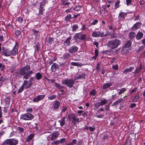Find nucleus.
<instances>
[{
  "mask_svg": "<svg viewBox=\"0 0 145 145\" xmlns=\"http://www.w3.org/2000/svg\"><path fill=\"white\" fill-rule=\"evenodd\" d=\"M131 142L130 140H127L126 142L125 145H131Z\"/></svg>",
  "mask_w": 145,
  "mask_h": 145,
  "instance_id": "obj_61",
  "label": "nucleus"
},
{
  "mask_svg": "<svg viewBox=\"0 0 145 145\" xmlns=\"http://www.w3.org/2000/svg\"><path fill=\"white\" fill-rule=\"evenodd\" d=\"M108 101L107 100L104 99L101 100L100 102H99L101 106L107 103Z\"/></svg>",
  "mask_w": 145,
  "mask_h": 145,
  "instance_id": "obj_35",
  "label": "nucleus"
},
{
  "mask_svg": "<svg viewBox=\"0 0 145 145\" xmlns=\"http://www.w3.org/2000/svg\"><path fill=\"white\" fill-rule=\"evenodd\" d=\"M26 73V72H25L23 69H22L17 72L16 75L17 76L20 77L24 75H25Z\"/></svg>",
  "mask_w": 145,
  "mask_h": 145,
  "instance_id": "obj_10",
  "label": "nucleus"
},
{
  "mask_svg": "<svg viewBox=\"0 0 145 145\" xmlns=\"http://www.w3.org/2000/svg\"><path fill=\"white\" fill-rule=\"evenodd\" d=\"M46 0H43L40 4V7H43L45 5L46 3Z\"/></svg>",
  "mask_w": 145,
  "mask_h": 145,
  "instance_id": "obj_49",
  "label": "nucleus"
},
{
  "mask_svg": "<svg viewBox=\"0 0 145 145\" xmlns=\"http://www.w3.org/2000/svg\"><path fill=\"white\" fill-rule=\"evenodd\" d=\"M131 43L132 42L131 40H129L125 45L124 47L128 48L131 46Z\"/></svg>",
  "mask_w": 145,
  "mask_h": 145,
  "instance_id": "obj_28",
  "label": "nucleus"
},
{
  "mask_svg": "<svg viewBox=\"0 0 145 145\" xmlns=\"http://www.w3.org/2000/svg\"><path fill=\"white\" fill-rule=\"evenodd\" d=\"M74 80L73 79H67L62 81V84L66 85L68 87L71 88L74 84Z\"/></svg>",
  "mask_w": 145,
  "mask_h": 145,
  "instance_id": "obj_2",
  "label": "nucleus"
},
{
  "mask_svg": "<svg viewBox=\"0 0 145 145\" xmlns=\"http://www.w3.org/2000/svg\"><path fill=\"white\" fill-rule=\"evenodd\" d=\"M33 102H36L37 101H39L38 97H37V96L35 97L34 99H33Z\"/></svg>",
  "mask_w": 145,
  "mask_h": 145,
  "instance_id": "obj_52",
  "label": "nucleus"
},
{
  "mask_svg": "<svg viewBox=\"0 0 145 145\" xmlns=\"http://www.w3.org/2000/svg\"><path fill=\"white\" fill-rule=\"evenodd\" d=\"M81 7L80 6H76L74 8V9L75 10L78 11L80 10V9Z\"/></svg>",
  "mask_w": 145,
  "mask_h": 145,
  "instance_id": "obj_50",
  "label": "nucleus"
},
{
  "mask_svg": "<svg viewBox=\"0 0 145 145\" xmlns=\"http://www.w3.org/2000/svg\"><path fill=\"white\" fill-rule=\"evenodd\" d=\"M109 34H104L103 32H101L99 31H95L93 33L92 36L93 37H103Z\"/></svg>",
  "mask_w": 145,
  "mask_h": 145,
  "instance_id": "obj_5",
  "label": "nucleus"
},
{
  "mask_svg": "<svg viewBox=\"0 0 145 145\" xmlns=\"http://www.w3.org/2000/svg\"><path fill=\"white\" fill-rule=\"evenodd\" d=\"M55 85L56 87L59 89H60L63 88V86H61L60 84L57 83H55Z\"/></svg>",
  "mask_w": 145,
  "mask_h": 145,
  "instance_id": "obj_40",
  "label": "nucleus"
},
{
  "mask_svg": "<svg viewBox=\"0 0 145 145\" xmlns=\"http://www.w3.org/2000/svg\"><path fill=\"white\" fill-rule=\"evenodd\" d=\"M65 139L64 138H62L60 140L59 143L60 142L61 143H63L65 141Z\"/></svg>",
  "mask_w": 145,
  "mask_h": 145,
  "instance_id": "obj_64",
  "label": "nucleus"
},
{
  "mask_svg": "<svg viewBox=\"0 0 145 145\" xmlns=\"http://www.w3.org/2000/svg\"><path fill=\"white\" fill-rule=\"evenodd\" d=\"M71 64L73 66H81L83 65V64L79 62H72Z\"/></svg>",
  "mask_w": 145,
  "mask_h": 145,
  "instance_id": "obj_24",
  "label": "nucleus"
},
{
  "mask_svg": "<svg viewBox=\"0 0 145 145\" xmlns=\"http://www.w3.org/2000/svg\"><path fill=\"white\" fill-rule=\"evenodd\" d=\"M78 28V26L77 24H75L72 26V31H75Z\"/></svg>",
  "mask_w": 145,
  "mask_h": 145,
  "instance_id": "obj_34",
  "label": "nucleus"
},
{
  "mask_svg": "<svg viewBox=\"0 0 145 145\" xmlns=\"http://www.w3.org/2000/svg\"><path fill=\"white\" fill-rule=\"evenodd\" d=\"M123 101V99L121 98L119 99L118 101H116L114 102L112 105V106H116L118 105L119 103H121Z\"/></svg>",
  "mask_w": 145,
  "mask_h": 145,
  "instance_id": "obj_22",
  "label": "nucleus"
},
{
  "mask_svg": "<svg viewBox=\"0 0 145 145\" xmlns=\"http://www.w3.org/2000/svg\"><path fill=\"white\" fill-rule=\"evenodd\" d=\"M71 39V37L70 36L67 38L66 40L64 42L65 45L67 46H68L70 45V40Z\"/></svg>",
  "mask_w": 145,
  "mask_h": 145,
  "instance_id": "obj_20",
  "label": "nucleus"
},
{
  "mask_svg": "<svg viewBox=\"0 0 145 145\" xmlns=\"http://www.w3.org/2000/svg\"><path fill=\"white\" fill-rule=\"evenodd\" d=\"M126 91V90L125 89V88H122L120 89V91L119 92L118 94L119 95H120L122 93H123L124 92Z\"/></svg>",
  "mask_w": 145,
  "mask_h": 145,
  "instance_id": "obj_46",
  "label": "nucleus"
},
{
  "mask_svg": "<svg viewBox=\"0 0 145 145\" xmlns=\"http://www.w3.org/2000/svg\"><path fill=\"white\" fill-rule=\"evenodd\" d=\"M89 130L90 131H93L95 129V127H92L91 126L89 127Z\"/></svg>",
  "mask_w": 145,
  "mask_h": 145,
  "instance_id": "obj_62",
  "label": "nucleus"
},
{
  "mask_svg": "<svg viewBox=\"0 0 145 145\" xmlns=\"http://www.w3.org/2000/svg\"><path fill=\"white\" fill-rule=\"evenodd\" d=\"M66 118L65 117H63L61 118L60 121H59L60 123V125L61 126H63L65 124V120Z\"/></svg>",
  "mask_w": 145,
  "mask_h": 145,
  "instance_id": "obj_23",
  "label": "nucleus"
},
{
  "mask_svg": "<svg viewBox=\"0 0 145 145\" xmlns=\"http://www.w3.org/2000/svg\"><path fill=\"white\" fill-rule=\"evenodd\" d=\"M10 97H6L5 99V101L6 104H9L10 103Z\"/></svg>",
  "mask_w": 145,
  "mask_h": 145,
  "instance_id": "obj_47",
  "label": "nucleus"
},
{
  "mask_svg": "<svg viewBox=\"0 0 145 145\" xmlns=\"http://www.w3.org/2000/svg\"><path fill=\"white\" fill-rule=\"evenodd\" d=\"M33 73L32 71L26 72V74L24 76L23 78L25 79H27L31 76V74Z\"/></svg>",
  "mask_w": 145,
  "mask_h": 145,
  "instance_id": "obj_12",
  "label": "nucleus"
},
{
  "mask_svg": "<svg viewBox=\"0 0 145 145\" xmlns=\"http://www.w3.org/2000/svg\"><path fill=\"white\" fill-rule=\"evenodd\" d=\"M82 35V33H79L76 34L74 37V39L75 40H77L78 39H80V37Z\"/></svg>",
  "mask_w": 145,
  "mask_h": 145,
  "instance_id": "obj_21",
  "label": "nucleus"
},
{
  "mask_svg": "<svg viewBox=\"0 0 145 145\" xmlns=\"http://www.w3.org/2000/svg\"><path fill=\"white\" fill-rule=\"evenodd\" d=\"M128 50L129 49L128 48L126 47L125 48L123 46L121 52L122 54H125L126 53L128 52Z\"/></svg>",
  "mask_w": 145,
  "mask_h": 145,
  "instance_id": "obj_32",
  "label": "nucleus"
},
{
  "mask_svg": "<svg viewBox=\"0 0 145 145\" xmlns=\"http://www.w3.org/2000/svg\"><path fill=\"white\" fill-rule=\"evenodd\" d=\"M24 86V88L25 89H27L31 87L32 84L31 83H28V81L27 80H25L24 82V83L22 85Z\"/></svg>",
  "mask_w": 145,
  "mask_h": 145,
  "instance_id": "obj_9",
  "label": "nucleus"
},
{
  "mask_svg": "<svg viewBox=\"0 0 145 145\" xmlns=\"http://www.w3.org/2000/svg\"><path fill=\"white\" fill-rule=\"evenodd\" d=\"M15 35L17 37L21 36V31H20L17 30L15 31Z\"/></svg>",
  "mask_w": 145,
  "mask_h": 145,
  "instance_id": "obj_39",
  "label": "nucleus"
},
{
  "mask_svg": "<svg viewBox=\"0 0 145 145\" xmlns=\"http://www.w3.org/2000/svg\"><path fill=\"white\" fill-rule=\"evenodd\" d=\"M71 18V15L70 14H68L65 18V20L66 21H68Z\"/></svg>",
  "mask_w": 145,
  "mask_h": 145,
  "instance_id": "obj_36",
  "label": "nucleus"
},
{
  "mask_svg": "<svg viewBox=\"0 0 145 145\" xmlns=\"http://www.w3.org/2000/svg\"><path fill=\"white\" fill-rule=\"evenodd\" d=\"M56 97V96L55 95H53L52 96L48 97V99L50 100L54 99Z\"/></svg>",
  "mask_w": 145,
  "mask_h": 145,
  "instance_id": "obj_51",
  "label": "nucleus"
},
{
  "mask_svg": "<svg viewBox=\"0 0 145 145\" xmlns=\"http://www.w3.org/2000/svg\"><path fill=\"white\" fill-rule=\"evenodd\" d=\"M95 93H96L95 91L94 90H93L91 91L89 93H90V94L91 95H95Z\"/></svg>",
  "mask_w": 145,
  "mask_h": 145,
  "instance_id": "obj_55",
  "label": "nucleus"
},
{
  "mask_svg": "<svg viewBox=\"0 0 145 145\" xmlns=\"http://www.w3.org/2000/svg\"><path fill=\"white\" fill-rule=\"evenodd\" d=\"M32 31L33 32V34L34 35L36 36L37 35V34L39 33V31H37L35 29H33L32 30Z\"/></svg>",
  "mask_w": 145,
  "mask_h": 145,
  "instance_id": "obj_54",
  "label": "nucleus"
},
{
  "mask_svg": "<svg viewBox=\"0 0 145 145\" xmlns=\"http://www.w3.org/2000/svg\"><path fill=\"white\" fill-rule=\"evenodd\" d=\"M44 10L43 8V7H40L39 13L40 14H43V12Z\"/></svg>",
  "mask_w": 145,
  "mask_h": 145,
  "instance_id": "obj_37",
  "label": "nucleus"
},
{
  "mask_svg": "<svg viewBox=\"0 0 145 145\" xmlns=\"http://www.w3.org/2000/svg\"><path fill=\"white\" fill-rule=\"evenodd\" d=\"M26 112L27 113H32L33 112V109L31 108H27L26 110Z\"/></svg>",
  "mask_w": 145,
  "mask_h": 145,
  "instance_id": "obj_43",
  "label": "nucleus"
},
{
  "mask_svg": "<svg viewBox=\"0 0 145 145\" xmlns=\"http://www.w3.org/2000/svg\"><path fill=\"white\" fill-rule=\"evenodd\" d=\"M127 13H125L124 12H121L120 13L119 15V17L120 18V19H122L123 17L126 15Z\"/></svg>",
  "mask_w": 145,
  "mask_h": 145,
  "instance_id": "obj_27",
  "label": "nucleus"
},
{
  "mask_svg": "<svg viewBox=\"0 0 145 145\" xmlns=\"http://www.w3.org/2000/svg\"><path fill=\"white\" fill-rule=\"evenodd\" d=\"M68 118L69 119H71V121L72 123L73 124V125H75L76 124V117L75 116H72L71 115H69L68 116Z\"/></svg>",
  "mask_w": 145,
  "mask_h": 145,
  "instance_id": "obj_17",
  "label": "nucleus"
},
{
  "mask_svg": "<svg viewBox=\"0 0 145 145\" xmlns=\"http://www.w3.org/2000/svg\"><path fill=\"white\" fill-rule=\"evenodd\" d=\"M81 37H80V39L82 40H84L86 39V35L84 34L82 35H81Z\"/></svg>",
  "mask_w": 145,
  "mask_h": 145,
  "instance_id": "obj_42",
  "label": "nucleus"
},
{
  "mask_svg": "<svg viewBox=\"0 0 145 145\" xmlns=\"http://www.w3.org/2000/svg\"><path fill=\"white\" fill-rule=\"evenodd\" d=\"M54 108L55 109H58L60 106V102L58 101L54 102L53 105Z\"/></svg>",
  "mask_w": 145,
  "mask_h": 145,
  "instance_id": "obj_14",
  "label": "nucleus"
},
{
  "mask_svg": "<svg viewBox=\"0 0 145 145\" xmlns=\"http://www.w3.org/2000/svg\"><path fill=\"white\" fill-rule=\"evenodd\" d=\"M126 4L127 5L131 4L132 2V0H126Z\"/></svg>",
  "mask_w": 145,
  "mask_h": 145,
  "instance_id": "obj_59",
  "label": "nucleus"
},
{
  "mask_svg": "<svg viewBox=\"0 0 145 145\" xmlns=\"http://www.w3.org/2000/svg\"><path fill=\"white\" fill-rule=\"evenodd\" d=\"M24 86H22V85L20 87V89L18 90L17 91V93H20L22 92L23 90L24 89Z\"/></svg>",
  "mask_w": 145,
  "mask_h": 145,
  "instance_id": "obj_41",
  "label": "nucleus"
},
{
  "mask_svg": "<svg viewBox=\"0 0 145 145\" xmlns=\"http://www.w3.org/2000/svg\"><path fill=\"white\" fill-rule=\"evenodd\" d=\"M139 97L140 96L139 95H135L134 97L133 98V101L134 102H137L138 100L139 99Z\"/></svg>",
  "mask_w": 145,
  "mask_h": 145,
  "instance_id": "obj_33",
  "label": "nucleus"
},
{
  "mask_svg": "<svg viewBox=\"0 0 145 145\" xmlns=\"http://www.w3.org/2000/svg\"><path fill=\"white\" fill-rule=\"evenodd\" d=\"M18 44L17 42H16L15 46L12 49L11 51V55L15 56L18 53Z\"/></svg>",
  "mask_w": 145,
  "mask_h": 145,
  "instance_id": "obj_6",
  "label": "nucleus"
},
{
  "mask_svg": "<svg viewBox=\"0 0 145 145\" xmlns=\"http://www.w3.org/2000/svg\"><path fill=\"white\" fill-rule=\"evenodd\" d=\"M17 129L18 131L20 133H22L24 131V129L22 127H18Z\"/></svg>",
  "mask_w": 145,
  "mask_h": 145,
  "instance_id": "obj_53",
  "label": "nucleus"
},
{
  "mask_svg": "<svg viewBox=\"0 0 145 145\" xmlns=\"http://www.w3.org/2000/svg\"><path fill=\"white\" fill-rule=\"evenodd\" d=\"M18 142L17 140L14 138L7 139L1 145H16Z\"/></svg>",
  "mask_w": 145,
  "mask_h": 145,
  "instance_id": "obj_3",
  "label": "nucleus"
},
{
  "mask_svg": "<svg viewBox=\"0 0 145 145\" xmlns=\"http://www.w3.org/2000/svg\"><path fill=\"white\" fill-rule=\"evenodd\" d=\"M34 81V78L33 77H31L29 80V83H31L32 84V82Z\"/></svg>",
  "mask_w": 145,
  "mask_h": 145,
  "instance_id": "obj_56",
  "label": "nucleus"
},
{
  "mask_svg": "<svg viewBox=\"0 0 145 145\" xmlns=\"http://www.w3.org/2000/svg\"><path fill=\"white\" fill-rule=\"evenodd\" d=\"M33 116L29 113L22 114L20 117L21 119L25 120H31L33 118Z\"/></svg>",
  "mask_w": 145,
  "mask_h": 145,
  "instance_id": "obj_4",
  "label": "nucleus"
},
{
  "mask_svg": "<svg viewBox=\"0 0 145 145\" xmlns=\"http://www.w3.org/2000/svg\"><path fill=\"white\" fill-rule=\"evenodd\" d=\"M35 76L37 80H39L42 78V74L40 72H37L36 73Z\"/></svg>",
  "mask_w": 145,
  "mask_h": 145,
  "instance_id": "obj_26",
  "label": "nucleus"
},
{
  "mask_svg": "<svg viewBox=\"0 0 145 145\" xmlns=\"http://www.w3.org/2000/svg\"><path fill=\"white\" fill-rule=\"evenodd\" d=\"M85 75L84 74L79 75L78 76H76L74 77V80H77L78 79H85Z\"/></svg>",
  "mask_w": 145,
  "mask_h": 145,
  "instance_id": "obj_16",
  "label": "nucleus"
},
{
  "mask_svg": "<svg viewBox=\"0 0 145 145\" xmlns=\"http://www.w3.org/2000/svg\"><path fill=\"white\" fill-rule=\"evenodd\" d=\"M25 72H27V71L30 69V67L29 65H27L22 68Z\"/></svg>",
  "mask_w": 145,
  "mask_h": 145,
  "instance_id": "obj_29",
  "label": "nucleus"
},
{
  "mask_svg": "<svg viewBox=\"0 0 145 145\" xmlns=\"http://www.w3.org/2000/svg\"><path fill=\"white\" fill-rule=\"evenodd\" d=\"M121 41L118 39H115L109 41L107 44L108 47L112 49L117 48L120 44Z\"/></svg>",
  "mask_w": 145,
  "mask_h": 145,
  "instance_id": "obj_1",
  "label": "nucleus"
},
{
  "mask_svg": "<svg viewBox=\"0 0 145 145\" xmlns=\"http://www.w3.org/2000/svg\"><path fill=\"white\" fill-rule=\"evenodd\" d=\"M112 68L115 70H117L118 68V66L117 65H113L112 66Z\"/></svg>",
  "mask_w": 145,
  "mask_h": 145,
  "instance_id": "obj_60",
  "label": "nucleus"
},
{
  "mask_svg": "<svg viewBox=\"0 0 145 145\" xmlns=\"http://www.w3.org/2000/svg\"><path fill=\"white\" fill-rule=\"evenodd\" d=\"M134 67H131L128 69H125L123 71V72L126 73L128 72H131L132 70H133L134 69Z\"/></svg>",
  "mask_w": 145,
  "mask_h": 145,
  "instance_id": "obj_30",
  "label": "nucleus"
},
{
  "mask_svg": "<svg viewBox=\"0 0 145 145\" xmlns=\"http://www.w3.org/2000/svg\"><path fill=\"white\" fill-rule=\"evenodd\" d=\"M18 21L20 23L22 22L23 21V20L22 18L21 17H18Z\"/></svg>",
  "mask_w": 145,
  "mask_h": 145,
  "instance_id": "obj_58",
  "label": "nucleus"
},
{
  "mask_svg": "<svg viewBox=\"0 0 145 145\" xmlns=\"http://www.w3.org/2000/svg\"><path fill=\"white\" fill-rule=\"evenodd\" d=\"M94 106L95 109L98 108L101 106L99 102L95 103L94 104Z\"/></svg>",
  "mask_w": 145,
  "mask_h": 145,
  "instance_id": "obj_38",
  "label": "nucleus"
},
{
  "mask_svg": "<svg viewBox=\"0 0 145 145\" xmlns=\"http://www.w3.org/2000/svg\"><path fill=\"white\" fill-rule=\"evenodd\" d=\"M52 143L53 144H55L56 145H57L59 143V141L58 140H56L54 141Z\"/></svg>",
  "mask_w": 145,
  "mask_h": 145,
  "instance_id": "obj_57",
  "label": "nucleus"
},
{
  "mask_svg": "<svg viewBox=\"0 0 145 145\" xmlns=\"http://www.w3.org/2000/svg\"><path fill=\"white\" fill-rule=\"evenodd\" d=\"M59 133L57 131H56L52 134V136L51 138V140H52L55 139L59 136Z\"/></svg>",
  "mask_w": 145,
  "mask_h": 145,
  "instance_id": "obj_11",
  "label": "nucleus"
},
{
  "mask_svg": "<svg viewBox=\"0 0 145 145\" xmlns=\"http://www.w3.org/2000/svg\"><path fill=\"white\" fill-rule=\"evenodd\" d=\"M83 142L82 140H80L78 142L77 145H81L83 144Z\"/></svg>",
  "mask_w": 145,
  "mask_h": 145,
  "instance_id": "obj_63",
  "label": "nucleus"
},
{
  "mask_svg": "<svg viewBox=\"0 0 145 145\" xmlns=\"http://www.w3.org/2000/svg\"><path fill=\"white\" fill-rule=\"evenodd\" d=\"M141 25V24L140 22H138L135 24L133 26V29H136L137 28L139 27Z\"/></svg>",
  "mask_w": 145,
  "mask_h": 145,
  "instance_id": "obj_25",
  "label": "nucleus"
},
{
  "mask_svg": "<svg viewBox=\"0 0 145 145\" xmlns=\"http://www.w3.org/2000/svg\"><path fill=\"white\" fill-rule=\"evenodd\" d=\"M3 54L6 56H8L11 55V51L5 47L2 48Z\"/></svg>",
  "mask_w": 145,
  "mask_h": 145,
  "instance_id": "obj_7",
  "label": "nucleus"
},
{
  "mask_svg": "<svg viewBox=\"0 0 145 145\" xmlns=\"http://www.w3.org/2000/svg\"><path fill=\"white\" fill-rule=\"evenodd\" d=\"M78 48L75 46H71L69 48V52L71 53H73L76 52L78 50Z\"/></svg>",
  "mask_w": 145,
  "mask_h": 145,
  "instance_id": "obj_8",
  "label": "nucleus"
},
{
  "mask_svg": "<svg viewBox=\"0 0 145 145\" xmlns=\"http://www.w3.org/2000/svg\"><path fill=\"white\" fill-rule=\"evenodd\" d=\"M58 67V66L56 63H54L51 66V69L52 71L53 72H55L56 69H57Z\"/></svg>",
  "mask_w": 145,
  "mask_h": 145,
  "instance_id": "obj_13",
  "label": "nucleus"
},
{
  "mask_svg": "<svg viewBox=\"0 0 145 145\" xmlns=\"http://www.w3.org/2000/svg\"><path fill=\"white\" fill-rule=\"evenodd\" d=\"M120 1H118L116 2L115 4V8L116 9L117 8L119 7V4Z\"/></svg>",
  "mask_w": 145,
  "mask_h": 145,
  "instance_id": "obj_45",
  "label": "nucleus"
},
{
  "mask_svg": "<svg viewBox=\"0 0 145 145\" xmlns=\"http://www.w3.org/2000/svg\"><path fill=\"white\" fill-rule=\"evenodd\" d=\"M35 134L33 133L31 134L28 136L26 140V142H28L30 141L34 137Z\"/></svg>",
  "mask_w": 145,
  "mask_h": 145,
  "instance_id": "obj_19",
  "label": "nucleus"
},
{
  "mask_svg": "<svg viewBox=\"0 0 145 145\" xmlns=\"http://www.w3.org/2000/svg\"><path fill=\"white\" fill-rule=\"evenodd\" d=\"M70 56V54L69 53H65L63 56V57L65 59L69 58Z\"/></svg>",
  "mask_w": 145,
  "mask_h": 145,
  "instance_id": "obj_44",
  "label": "nucleus"
},
{
  "mask_svg": "<svg viewBox=\"0 0 145 145\" xmlns=\"http://www.w3.org/2000/svg\"><path fill=\"white\" fill-rule=\"evenodd\" d=\"M143 35V33L140 31H138L136 36V38L137 40H140L142 38Z\"/></svg>",
  "mask_w": 145,
  "mask_h": 145,
  "instance_id": "obj_15",
  "label": "nucleus"
},
{
  "mask_svg": "<svg viewBox=\"0 0 145 145\" xmlns=\"http://www.w3.org/2000/svg\"><path fill=\"white\" fill-rule=\"evenodd\" d=\"M45 95H43L37 96V97H38L39 101L43 99Z\"/></svg>",
  "mask_w": 145,
  "mask_h": 145,
  "instance_id": "obj_48",
  "label": "nucleus"
},
{
  "mask_svg": "<svg viewBox=\"0 0 145 145\" xmlns=\"http://www.w3.org/2000/svg\"><path fill=\"white\" fill-rule=\"evenodd\" d=\"M112 83H106L104 84L103 87V89H106L108 88H109L112 85Z\"/></svg>",
  "mask_w": 145,
  "mask_h": 145,
  "instance_id": "obj_18",
  "label": "nucleus"
},
{
  "mask_svg": "<svg viewBox=\"0 0 145 145\" xmlns=\"http://www.w3.org/2000/svg\"><path fill=\"white\" fill-rule=\"evenodd\" d=\"M135 36V33L133 32H131L129 35V38L131 39H133Z\"/></svg>",
  "mask_w": 145,
  "mask_h": 145,
  "instance_id": "obj_31",
  "label": "nucleus"
}]
</instances>
